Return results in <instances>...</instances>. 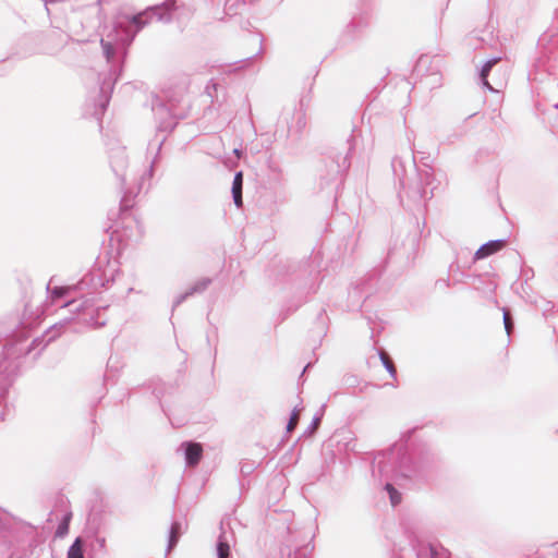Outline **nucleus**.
Masks as SVG:
<instances>
[{"label": "nucleus", "mask_w": 558, "mask_h": 558, "mask_svg": "<svg viewBox=\"0 0 558 558\" xmlns=\"http://www.w3.org/2000/svg\"><path fill=\"white\" fill-rule=\"evenodd\" d=\"M506 241L504 240H494L489 241L488 243L482 245L474 255V259H484L493 254H496L497 252L501 251L506 246Z\"/></svg>", "instance_id": "obj_1"}, {"label": "nucleus", "mask_w": 558, "mask_h": 558, "mask_svg": "<svg viewBox=\"0 0 558 558\" xmlns=\"http://www.w3.org/2000/svg\"><path fill=\"white\" fill-rule=\"evenodd\" d=\"M71 519H72L71 512H69L64 515L62 522L59 524V526L56 531V537L62 538L68 534Z\"/></svg>", "instance_id": "obj_4"}, {"label": "nucleus", "mask_w": 558, "mask_h": 558, "mask_svg": "<svg viewBox=\"0 0 558 558\" xmlns=\"http://www.w3.org/2000/svg\"><path fill=\"white\" fill-rule=\"evenodd\" d=\"M385 488L389 494L391 505H399L402 500L401 494L391 484H387Z\"/></svg>", "instance_id": "obj_7"}, {"label": "nucleus", "mask_w": 558, "mask_h": 558, "mask_svg": "<svg viewBox=\"0 0 558 558\" xmlns=\"http://www.w3.org/2000/svg\"><path fill=\"white\" fill-rule=\"evenodd\" d=\"M68 558H84L81 538H76L72 544L68 553Z\"/></svg>", "instance_id": "obj_6"}, {"label": "nucleus", "mask_w": 558, "mask_h": 558, "mask_svg": "<svg viewBox=\"0 0 558 558\" xmlns=\"http://www.w3.org/2000/svg\"><path fill=\"white\" fill-rule=\"evenodd\" d=\"M106 53H107V56L110 53V47H108V46H107Z\"/></svg>", "instance_id": "obj_15"}, {"label": "nucleus", "mask_w": 558, "mask_h": 558, "mask_svg": "<svg viewBox=\"0 0 558 558\" xmlns=\"http://www.w3.org/2000/svg\"><path fill=\"white\" fill-rule=\"evenodd\" d=\"M300 420V412L298 410L293 411L291 414V417L289 420V423L287 425V432L291 433L296 427Z\"/></svg>", "instance_id": "obj_11"}, {"label": "nucleus", "mask_w": 558, "mask_h": 558, "mask_svg": "<svg viewBox=\"0 0 558 558\" xmlns=\"http://www.w3.org/2000/svg\"><path fill=\"white\" fill-rule=\"evenodd\" d=\"M203 456V448L201 444L187 442L185 446V457L189 465H196Z\"/></svg>", "instance_id": "obj_2"}, {"label": "nucleus", "mask_w": 558, "mask_h": 558, "mask_svg": "<svg viewBox=\"0 0 558 558\" xmlns=\"http://www.w3.org/2000/svg\"><path fill=\"white\" fill-rule=\"evenodd\" d=\"M132 22L136 25V29H141L144 25L142 22V14L132 17Z\"/></svg>", "instance_id": "obj_14"}, {"label": "nucleus", "mask_w": 558, "mask_h": 558, "mask_svg": "<svg viewBox=\"0 0 558 558\" xmlns=\"http://www.w3.org/2000/svg\"><path fill=\"white\" fill-rule=\"evenodd\" d=\"M380 359L383 361V364L387 368V371L391 374V376L396 377L397 371H396L395 364L391 361V359L389 357V355L386 352H381L380 353Z\"/></svg>", "instance_id": "obj_9"}, {"label": "nucleus", "mask_w": 558, "mask_h": 558, "mask_svg": "<svg viewBox=\"0 0 558 558\" xmlns=\"http://www.w3.org/2000/svg\"><path fill=\"white\" fill-rule=\"evenodd\" d=\"M504 324L507 333L510 335L512 332L513 324L511 320L510 313L507 310L504 311Z\"/></svg>", "instance_id": "obj_12"}, {"label": "nucleus", "mask_w": 558, "mask_h": 558, "mask_svg": "<svg viewBox=\"0 0 558 558\" xmlns=\"http://www.w3.org/2000/svg\"><path fill=\"white\" fill-rule=\"evenodd\" d=\"M499 61H500V58H495V59H492V60L487 61V62L484 64V66H483V69H482V72H481V77H482V81H483L484 85H485V86H487V87H488V88H490V89H492V87H490V85H489V83H488V81H487V76H488V73H489V71L492 70V68H493L496 63H498Z\"/></svg>", "instance_id": "obj_5"}, {"label": "nucleus", "mask_w": 558, "mask_h": 558, "mask_svg": "<svg viewBox=\"0 0 558 558\" xmlns=\"http://www.w3.org/2000/svg\"><path fill=\"white\" fill-rule=\"evenodd\" d=\"M179 536H180V524L174 523V524H172L171 531H170L169 549L173 548L177 545V543L179 541Z\"/></svg>", "instance_id": "obj_8"}, {"label": "nucleus", "mask_w": 558, "mask_h": 558, "mask_svg": "<svg viewBox=\"0 0 558 558\" xmlns=\"http://www.w3.org/2000/svg\"><path fill=\"white\" fill-rule=\"evenodd\" d=\"M70 291H71L70 287H54L51 290V298H52V300L61 299L63 296H66L70 293Z\"/></svg>", "instance_id": "obj_10"}, {"label": "nucleus", "mask_w": 558, "mask_h": 558, "mask_svg": "<svg viewBox=\"0 0 558 558\" xmlns=\"http://www.w3.org/2000/svg\"><path fill=\"white\" fill-rule=\"evenodd\" d=\"M242 184H243V174L242 172H238L233 180L232 194L234 203L238 207H241L242 202Z\"/></svg>", "instance_id": "obj_3"}, {"label": "nucleus", "mask_w": 558, "mask_h": 558, "mask_svg": "<svg viewBox=\"0 0 558 558\" xmlns=\"http://www.w3.org/2000/svg\"><path fill=\"white\" fill-rule=\"evenodd\" d=\"M230 547L226 542H219L218 556L219 558H227L229 556Z\"/></svg>", "instance_id": "obj_13"}]
</instances>
